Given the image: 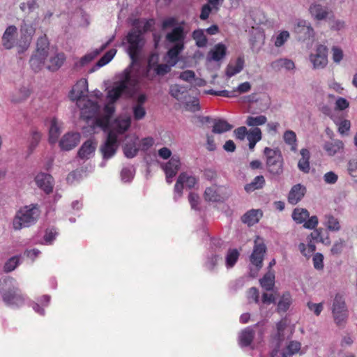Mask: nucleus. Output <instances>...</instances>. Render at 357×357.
I'll return each mask as SVG.
<instances>
[{"label":"nucleus","instance_id":"nucleus-1","mask_svg":"<svg viewBox=\"0 0 357 357\" xmlns=\"http://www.w3.org/2000/svg\"><path fill=\"white\" fill-rule=\"evenodd\" d=\"M137 84V79L132 77L130 72L126 70L122 79L114 82L112 89L108 91L107 97L109 99V103L105 107V116L101 118H96L93 121V129L99 128L105 130L109 127L110 117L114 112L113 103L123 93L135 90Z\"/></svg>","mask_w":357,"mask_h":357},{"label":"nucleus","instance_id":"nucleus-2","mask_svg":"<svg viewBox=\"0 0 357 357\" xmlns=\"http://www.w3.org/2000/svg\"><path fill=\"white\" fill-rule=\"evenodd\" d=\"M87 89L86 80L81 79L73 86L70 92V97L73 100H77V104L81 109L82 118L89 120L96 117L100 109V106L96 102L84 97Z\"/></svg>","mask_w":357,"mask_h":357},{"label":"nucleus","instance_id":"nucleus-3","mask_svg":"<svg viewBox=\"0 0 357 357\" xmlns=\"http://www.w3.org/2000/svg\"><path fill=\"white\" fill-rule=\"evenodd\" d=\"M190 31L186 23L183 21L165 36V41L169 47L167 52V57H169L172 61V65H175L178 61L179 54L184 49L185 40Z\"/></svg>","mask_w":357,"mask_h":357},{"label":"nucleus","instance_id":"nucleus-4","mask_svg":"<svg viewBox=\"0 0 357 357\" xmlns=\"http://www.w3.org/2000/svg\"><path fill=\"white\" fill-rule=\"evenodd\" d=\"M0 294L3 302L10 306H21L24 303V297L19 288L17 280L10 276L0 278Z\"/></svg>","mask_w":357,"mask_h":357},{"label":"nucleus","instance_id":"nucleus-5","mask_svg":"<svg viewBox=\"0 0 357 357\" xmlns=\"http://www.w3.org/2000/svg\"><path fill=\"white\" fill-rule=\"evenodd\" d=\"M40 216L37 205L30 204L20 208L13 218L12 225L15 231L34 225Z\"/></svg>","mask_w":357,"mask_h":357},{"label":"nucleus","instance_id":"nucleus-6","mask_svg":"<svg viewBox=\"0 0 357 357\" xmlns=\"http://www.w3.org/2000/svg\"><path fill=\"white\" fill-rule=\"evenodd\" d=\"M126 40L128 43L127 51L133 64L139 60L145 41L142 31L135 29H132L128 33Z\"/></svg>","mask_w":357,"mask_h":357},{"label":"nucleus","instance_id":"nucleus-7","mask_svg":"<svg viewBox=\"0 0 357 357\" xmlns=\"http://www.w3.org/2000/svg\"><path fill=\"white\" fill-rule=\"evenodd\" d=\"M49 54V43L46 36L38 39L36 50L30 59L32 69L37 72L42 69L45 64V60Z\"/></svg>","mask_w":357,"mask_h":357},{"label":"nucleus","instance_id":"nucleus-8","mask_svg":"<svg viewBox=\"0 0 357 357\" xmlns=\"http://www.w3.org/2000/svg\"><path fill=\"white\" fill-rule=\"evenodd\" d=\"M266 156V166L268 172L273 175H280L283 172V158L278 149L266 147L264 150Z\"/></svg>","mask_w":357,"mask_h":357},{"label":"nucleus","instance_id":"nucleus-9","mask_svg":"<svg viewBox=\"0 0 357 357\" xmlns=\"http://www.w3.org/2000/svg\"><path fill=\"white\" fill-rule=\"evenodd\" d=\"M332 313L337 325L340 326L345 323L348 317L347 308L344 297L339 294H336L334 298Z\"/></svg>","mask_w":357,"mask_h":357},{"label":"nucleus","instance_id":"nucleus-10","mask_svg":"<svg viewBox=\"0 0 357 357\" xmlns=\"http://www.w3.org/2000/svg\"><path fill=\"white\" fill-rule=\"evenodd\" d=\"M130 123L131 117L129 115H120L111 123L108 133H113L114 137L119 139V135L123 134L128 130Z\"/></svg>","mask_w":357,"mask_h":357},{"label":"nucleus","instance_id":"nucleus-11","mask_svg":"<svg viewBox=\"0 0 357 357\" xmlns=\"http://www.w3.org/2000/svg\"><path fill=\"white\" fill-rule=\"evenodd\" d=\"M266 250V247L262 239L257 236L255 240L253 252L250 257L252 264L256 266L257 271L262 267L264 256Z\"/></svg>","mask_w":357,"mask_h":357},{"label":"nucleus","instance_id":"nucleus-12","mask_svg":"<svg viewBox=\"0 0 357 357\" xmlns=\"http://www.w3.org/2000/svg\"><path fill=\"white\" fill-rule=\"evenodd\" d=\"M310 61L313 64L314 69H322L328 63V48L324 45H319L315 53L310 55Z\"/></svg>","mask_w":357,"mask_h":357},{"label":"nucleus","instance_id":"nucleus-13","mask_svg":"<svg viewBox=\"0 0 357 357\" xmlns=\"http://www.w3.org/2000/svg\"><path fill=\"white\" fill-rule=\"evenodd\" d=\"M119 145V139L113 133H108L105 142L100 146V151L104 160L112 158L116 153Z\"/></svg>","mask_w":357,"mask_h":357},{"label":"nucleus","instance_id":"nucleus-14","mask_svg":"<svg viewBox=\"0 0 357 357\" xmlns=\"http://www.w3.org/2000/svg\"><path fill=\"white\" fill-rule=\"evenodd\" d=\"M197 182V179L195 176L187 173H181L178 176L174 186V199H177L182 196L184 185L189 188H192L195 185Z\"/></svg>","mask_w":357,"mask_h":357},{"label":"nucleus","instance_id":"nucleus-15","mask_svg":"<svg viewBox=\"0 0 357 357\" xmlns=\"http://www.w3.org/2000/svg\"><path fill=\"white\" fill-rule=\"evenodd\" d=\"M21 38L20 40L19 47L21 48L19 52L26 50L31 43L32 36L35 33V28L32 23L28 21H24L20 28Z\"/></svg>","mask_w":357,"mask_h":357},{"label":"nucleus","instance_id":"nucleus-16","mask_svg":"<svg viewBox=\"0 0 357 357\" xmlns=\"http://www.w3.org/2000/svg\"><path fill=\"white\" fill-rule=\"evenodd\" d=\"M181 165L180 158L174 155L170 160L162 165L166 175V181L168 183L172 182V178L176 175Z\"/></svg>","mask_w":357,"mask_h":357},{"label":"nucleus","instance_id":"nucleus-17","mask_svg":"<svg viewBox=\"0 0 357 357\" xmlns=\"http://www.w3.org/2000/svg\"><path fill=\"white\" fill-rule=\"evenodd\" d=\"M114 36H112L107 42L103 44L100 48L93 50V51L87 53L79 59L78 61L75 63L76 68H80L89 64L93 61L99 54H100L114 40Z\"/></svg>","mask_w":357,"mask_h":357},{"label":"nucleus","instance_id":"nucleus-18","mask_svg":"<svg viewBox=\"0 0 357 357\" xmlns=\"http://www.w3.org/2000/svg\"><path fill=\"white\" fill-rule=\"evenodd\" d=\"M294 31L298 36L299 40L310 39L314 35V30L305 20H299L294 27Z\"/></svg>","mask_w":357,"mask_h":357},{"label":"nucleus","instance_id":"nucleus-19","mask_svg":"<svg viewBox=\"0 0 357 357\" xmlns=\"http://www.w3.org/2000/svg\"><path fill=\"white\" fill-rule=\"evenodd\" d=\"M80 141V135L78 132H68L59 141V146L63 151H70L74 149Z\"/></svg>","mask_w":357,"mask_h":357},{"label":"nucleus","instance_id":"nucleus-20","mask_svg":"<svg viewBox=\"0 0 357 357\" xmlns=\"http://www.w3.org/2000/svg\"><path fill=\"white\" fill-rule=\"evenodd\" d=\"M35 182L37 186L47 194L50 193L53 190L54 180L50 174L38 173L35 177Z\"/></svg>","mask_w":357,"mask_h":357},{"label":"nucleus","instance_id":"nucleus-21","mask_svg":"<svg viewBox=\"0 0 357 357\" xmlns=\"http://www.w3.org/2000/svg\"><path fill=\"white\" fill-rule=\"evenodd\" d=\"M138 138L135 135H127L126 137V142L123 146V153L126 157L132 158L135 157L139 150L137 146V142Z\"/></svg>","mask_w":357,"mask_h":357},{"label":"nucleus","instance_id":"nucleus-22","mask_svg":"<svg viewBox=\"0 0 357 357\" xmlns=\"http://www.w3.org/2000/svg\"><path fill=\"white\" fill-rule=\"evenodd\" d=\"M306 188L300 183L296 184L291 188L287 199L289 204L295 205L298 203L305 196Z\"/></svg>","mask_w":357,"mask_h":357},{"label":"nucleus","instance_id":"nucleus-23","mask_svg":"<svg viewBox=\"0 0 357 357\" xmlns=\"http://www.w3.org/2000/svg\"><path fill=\"white\" fill-rule=\"evenodd\" d=\"M17 30V27L14 25H10L6 28L2 36V45L4 48L10 50L14 47Z\"/></svg>","mask_w":357,"mask_h":357},{"label":"nucleus","instance_id":"nucleus-24","mask_svg":"<svg viewBox=\"0 0 357 357\" xmlns=\"http://www.w3.org/2000/svg\"><path fill=\"white\" fill-rule=\"evenodd\" d=\"M97 142L93 139H88L86 141L78 151V156L82 160L90 158L96 151Z\"/></svg>","mask_w":357,"mask_h":357},{"label":"nucleus","instance_id":"nucleus-25","mask_svg":"<svg viewBox=\"0 0 357 357\" xmlns=\"http://www.w3.org/2000/svg\"><path fill=\"white\" fill-rule=\"evenodd\" d=\"M31 95V90L28 86H21L13 92L10 101L14 104H20L26 101Z\"/></svg>","mask_w":357,"mask_h":357},{"label":"nucleus","instance_id":"nucleus-26","mask_svg":"<svg viewBox=\"0 0 357 357\" xmlns=\"http://www.w3.org/2000/svg\"><path fill=\"white\" fill-rule=\"evenodd\" d=\"M323 148L328 155L334 156L343 151L344 144L341 140L335 139L325 142Z\"/></svg>","mask_w":357,"mask_h":357},{"label":"nucleus","instance_id":"nucleus-27","mask_svg":"<svg viewBox=\"0 0 357 357\" xmlns=\"http://www.w3.org/2000/svg\"><path fill=\"white\" fill-rule=\"evenodd\" d=\"M61 132V123L55 118L51 120L49 129V142L55 144Z\"/></svg>","mask_w":357,"mask_h":357},{"label":"nucleus","instance_id":"nucleus-28","mask_svg":"<svg viewBox=\"0 0 357 357\" xmlns=\"http://www.w3.org/2000/svg\"><path fill=\"white\" fill-rule=\"evenodd\" d=\"M309 12L311 15L317 20H323L328 16V11L326 7L318 3H312L309 8Z\"/></svg>","mask_w":357,"mask_h":357},{"label":"nucleus","instance_id":"nucleus-29","mask_svg":"<svg viewBox=\"0 0 357 357\" xmlns=\"http://www.w3.org/2000/svg\"><path fill=\"white\" fill-rule=\"evenodd\" d=\"M271 66L272 69L275 71H280L283 68L287 70H291L295 68V63L291 59L287 58H281L273 61L271 63Z\"/></svg>","mask_w":357,"mask_h":357},{"label":"nucleus","instance_id":"nucleus-30","mask_svg":"<svg viewBox=\"0 0 357 357\" xmlns=\"http://www.w3.org/2000/svg\"><path fill=\"white\" fill-rule=\"evenodd\" d=\"M65 60L66 56L63 53H56L54 56L50 57L46 63V68L51 71H56L61 67Z\"/></svg>","mask_w":357,"mask_h":357},{"label":"nucleus","instance_id":"nucleus-31","mask_svg":"<svg viewBox=\"0 0 357 357\" xmlns=\"http://www.w3.org/2000/svg\"><path fill=\"white\" fill-rule=\"evenodd\" d=\"M261 217L262 213L260 210L252 209L242 217V221L248 226H252L258 222Z\"/></svg>","mask_w":357,"mask_h":357},{"label":"nucleus","instance_id":"nucleus-32","mask_svg":"<svg viewBox=\"0 0 357 357\" xmlns=\"http://www.w3.org/2000/svg\"><path fill=\"white\" fill-rule=\"evenodd\" d=\"M213 123L212 131L213 133L221 134L232 129V126L222 119H215L213 120Z\"/></svg>","mask_w":357,"mask_h":357},{"label":"nucleus","instance_id":"nucleus-33","mask_svg":"<svg viewBox=\"0 0 357 357\" xmlns=\"http://www.w3.org/2000/svg\"><path fill=\"white\" fill-rule=\"evenodd\" d=\"M244 66V59L241 57H238L236 61L230 63L226 69V75L228 77H231L237 73H240Z\"/></svg>","mask_w":357,"mask_h":357},{"label":"nucleus","instance_id":"nucleus-34","mask_svg":"<svg viewBox=\"0 0 357 357\" xmlns=\"http://www.w3.org/2000/svg\"><path fill=\"white\" fill-rule=\"evenodd\" d=\"M226 54V47L221 43L216 45L208 54L209 60L218 61Z\"/></svg>","mask_w":357,"mask_h":357},{"label":"nucleus","instance_id":"nucleus-35","mask_svg":"<svg viewBox=\"0 0 357 357\" xmlns=\"http://www.w3.org/2000/svg\"><path fill=\"white\" fill-rule=\"evenodd\" d=\"M301 158L299 160L298 163V169L304 172L308 173L310 172V151L307 149H302L301 150Z\"/></svg>","mask_w":357,"mask_h":357},{"label":"nucleus","instance_id":"nucleus-36","mask_svg":"<svg viewBox=\"0 0 357 357\" xmlns=\"http://www.w3.org/2000/svg\"><path fill=\"white\" fill-rule=\"evenodd\" d=\"M42 138L41 133L36 129L31 130L29 139L28 152L31 154L38 146Z\"/></svg>","mask_w":357,"mask_h":357},{"label":"nucleus","instance_id":"nucleus-37","mask_svg":"<svg viewBox=\"0 0 357 357\" xmlns=\"http://www.w3.org/2000/svg\"><path fill=\"white\" fill-rule=\"evenodd\" d=\"M254 335L255 332L252 328L248 327L245 328L241 331L238 337L240 345L241 347L249 346L254 338Z\"/></svg>","mask_w":357,"mask_h":357},{"label":"nucleus","instance_id":"nucleus-38","mask_svg":"<svg viewBox=\"0 0 357 357\" xmlns=\"http://www.w3.org/2000/svg\"><path fill=\"white\" fill-rule=\"evenodd\" d=\"M324 225L331 231H338L341 229L338 219L331 213L324 215Z\"/></svg>","mask_w":357,"mask_h":357},{"label":"nucleus","instance_id":"nucleus-39","mask_svg":"<svg viewBox=\"0 0 357 357\" xmlns=\"http://www.w3.org/2000/svg\"><path fill=\"white\" fill-rule=\"evenodd\" d=\"M204 198L206 202H220L222 199L218 189L215 185L206 188L204 193Z\"/></svg>","mask_w":357,"mask_h":357},{"label":"nucleus","instance_id":"nucleus-40","mask_svg":"<svg viewBox=\"0 0 357 357\" xmlns=\"http://www.w3.org/2000/svg\"><path fill=\"white\" fill-rule=\"evenodd\" d=\"M261 286L266 291L273 289L275 284L274 272L269 270L266 274L259 280Z\"/></svg>","mask_w":357,"mask_h":357},{"label":"nucleus","instance_id":"nucleus-41","mask_svg":"<svg viewBox=\"0 0 357 357\" xmlns=\"http://www.w3.org/2000/svg\"><path fill=\"white\" fill-rule=\"evenodd\" d=\"M265 184L264 177L261 175L257 176L252 182L245 185V190L250 193L255 190L261 189Z\"/></svg>","mask_w":357,"mask_h":357},{"label":"nucleus","instance_id":"nucleus-42","mask_svg":"<svg viewBox=\"0 0 357 357\" xmlns=\"http://www.w3.org/2000/svg\"><path fill=\"white\" fill-rule=\"evenodd\" d=\"M116 53V50L115 49H111L107 52H106L103 56H102L99 61L96 63V66H93L91 70L90 73L94 72L96 69L102 67L107 64L114 56Z\"/></svg>","mask_w":357,"mask_h":357},{"label":"nucleus","instance_id":"nucleus-43","mask_svg":"<svg viewBox=\"0 0 357 357\" xmlns=\"http://www.w3.org/2000/svg\"><path fill=\"white\" fill-rule=\"evenodd\" d=\"M310 214L307 209L302 208H296L294 210L292 213V218L295 222L298 224L305 222L309 218Z\"/></svg>","mask_w":357,"mask_h":357},{"label":"nucleus","instance_id":"nucleus-44","mask_svg":"<svg viewBox=\"0 0 357 357\" xmlns=\"http://www.w3.org/2000/svg\"><path fill=\"white\" fill-rule=\"evenodd\" d=\"M283 139L286 144L291 146V150L292 151L295 152L297 151L296 135L294 131L287 130L284 133Z\"/></svg>","mask_w":357,"mask_h":357},{"label":"nucleus","instance_id":"nucleus-45","mask_svg":"<svg viewBox=\"0 0 357 357\" xmlns=\"http://www.w3.org/2000/svg\"><path fill=\"white\" fill-rule=\"evenodd\" d=\"M192 38L195 40L196 45L199 47H204L207 44L208 40L202 29L194 31Z\"/></svg>","mask_w":357,"mask_h":357},{"label":"nucleus","instance_id":"nucleus-46","mask_svg":"<svg viewBox=\"0 0 357 357\" xmlns=\"http://www.w3.org/2000/svg\"><path fill=\"white\" fill-rule=\"evenodd\" d=\"M267 121V118L264 115H259L257 116H248L247 117L245 123L247 126L250 127L262 126Z\"/></svg>","mask_w":357,"mask_h":357},{"label":"nucleus","instance_id":"nucleus-47","mask_svg":"<svg viewBox=\"0 0 357 357\" xmlns=\"http://www.w3.org/2000/svg\"><path fill=\"white\" fill-rule=\"evenodd\" d=\"M291 303V298L289 293L282 295L278 303V312H286Z\"/></svg>","mask_w":357,"mask_h":357},{"label":"nucleus","instance_id":"nucleus-48","mask_svg":"<svg viewBox=\"0 0 357 357\" xmlns=\"http://www.w3.org/2000/svg\"><path fill=\"white\" fill-rule=\"evenodd\" d=\"M298 249L303 256L309 257L311 254L315 251L316 246L314 243L310 240L307 245L305 243H301L298 245Z\"/></svg>","mask_w":357,"mask_h":357},{"label":"nucleus","instance_id":"nucleus-49","mask_svg":"<svg viewBox=\"0 0 357 357\" xmlns=\"http://www.w3.org/2000/svg\"><path fill=\"white\" fill-rule=\"evenodd\" d=\"M239 252L236 249L229 250L226 256V266L227 268H231L237 261Z\"/></svg>","mask_w":357,"mask_h":357},{"label":"nucleus","instance_id":"nucleus-50","mask_svg":"<svg viewBox=\"0 0 357 357\" xmlns=\"http://www.w3.org/2000/svg\"><path fill=\"white\" fill-rule=\"evenodd\" d=\"M19 264L20 257L18 256L12 257L5 263L3 266V271L6 273H10L14 271Z\"/></svg>","mask_w":357,"mask_h":357},{"label":"nucleus","instance_id":"nucleus-51","mask_svg":"<svg viewBox=\"0 0 357 357\" xmlns=\"http://www.w3.org/2000/svg\"><path fill=\"white\" fill-rule=\"evenodd\" d=\"M247 139L248 142H258L261 139V131L259 128L250 129L248 131Z\"/></svg>","mask_w":357,"mask_h":357},{"label":"nucleus","instance_id":"nucleus-52","mask_svg":"<svg viewBox=\"0 0 357 357\" xmlns=\"http://www.w3.org/2000/svg\"><path fill=\"white\" fill-rule=\"evenodd\" d=\"M289 38V33L287 31H282L276 36L274 45L277 47H282Z\"/></svg>","mask_w":357,"mask_h":357},{"label":"nucleus","instance_id":"nucleus-53","mask_svg":"<svg viewBox=\"0 0 357 357\" xmlns=\"http://www.w3.org/2000/svg\"><path fill=\"white\" fill-rule=\"evenodd\" d=\"M348 172L353 178L354 181L357 183V160L353 159L348 162Z\"/></svg>","mask_w":357,"mask_h":357},{"label":"nucleus","instance_id":"nucleus-54","mask_svg":"<svg viewBox=\"0 0 357 357\" xmlns=\"http://www.w3.org/2000/svg\"><path fill=\"white\" fill-rule=\"evenodd\" d=\"M172 60L168 57L167 62L168 63L160 64L157 66L155 71L158 75H165L170 71L171 67L174 65H172Z\"/></svg>","mask_w":357,"mask_h":357},{"label":"nucleus","instance_id":"nucleus-55","mask_svg":"<svg viewBox=\"0 0 357 357\" xmlns=\"http://www.w3.org/2000/svg\"><path fill=\"white\" fill-rule=\"evenodd\" d=\"M332 59L336 63H339L343 59V51L338 47L334 46L331 49Z\"/></svg>","mask_w":357,"mask_h":357},{"label":"nucleus","instance_id":"nucleus-56","mask_svg":"<svg viewBox=\"0 0 357 357\" xmlns=\"http://www.w3.org/2000/svg\"><path fill=\"white\" fill-rule=\"evenodd\" d=\"M132 112L134 118L137 121L142 119L146 115V110L143 106L134 105Z\"/></svg>","mask_w":357,"mask_h":357},{"label":"nucleus","instance_id":"nucleus-57","mask_svg":"<svg viewBox=\"0 0 357 357\" xmlns=\"http://www.w3.org/2000/svg\"><path fill=\"white\" fill-rule=\"evenodd\" d=\"M221 259L222 258L219 255H212L207 259L206 262V268L210 271H213L217 265L218 262L220 261Z\"/></svg>","mask_w":357,"mask_h":357},{"label":"nucleus","instance_id":"nucleus-58","mask_svg":"<svg viewBox=\"0 0 357 357\" xmlns=\"http://www.w3.org/2000/svg\"><path fill=\"white\" fill-rule=\"evenodd\" d=\"M324 256L321 253H316L313 258V266L317 270H322L324 268Z\"/></svg>","mask_w":357,"mask_h":357},{"label":"nucleus","instance_id":"nucleus-59","mask_svg":"<svg viewBox=\"0 0 357 357\" xmlns=\"http://www.w3.org/2000/svg\"><path fill=\"white\" fill-rule=\"evenodd\" d=\"M349 106V102L347 100L344 98L339 97L337 98L335 104V109L342 111Z\"/></svg>","mask_w":357,"mask_h":357},{"label":"nucleus","instance_id":"nucleus-60","mask_svg":"<svg viewBox=\"0 0 357 357\" xmlns=\"http://www.w3.org/2000/svg\"><path fill=\"white\" fill-rule=\"evenodd\" d=\"M345 246V241L342 239H340L335 242L331 248V252L333 255H339L342 252L344 247Z\"/></svg>","mask_w":357,"mask_h":357},{"label":"nucleus","instance_id":"nucleus-61","mask_svg":"<svg viewBox=\"0 0 357 357\" xmlns=\"http://www.w3.org/2000/svg\"><path fill=\"white\" fill-rule=\"evenodd\" d=\"M182 89H183V87H181V86L178 85V84H174L170 86L169 93L171 94L172 96H173L176 99L180 100L181 95L183 92L182 91Z\"/></svg>","mask_w":357,"mask_h":357},{"label":"nucleus","instance_id":"nucleus-62","mask_svg":"<svg viewBox=\"0 0 357 357\" xmlns=\"http://www.w3.org/2000/svg\"><path fill=\"white\" fill-rule=\"evenodd\" d=\"M248 131L245 126L239 127L234 130V135L236 139L243 140L245 136L248 135Z\"/></svg>","mask_w":357,"mask_h":357},{"label":"nucleus","instance_id":"nucleus-63","mask_svg":"<svg viewBox=\"0 0 357 357\" xmlns=\"http://www.w3.org/2000/svg\"><path fill=\"white\" fill-rule=\"evenodd\" d=\"M185 108L187 110L190 112H196L199 109V100L193 98L192 100L188 101L185 103Z\"/></svg>","mask_w":357,"mask_h":357},{"label":"nucleus","instance_id":"nucleus-64","mask_svg":"<svg viewBox=\"0 0 357 357\" xmlns=\"http://www.w3.org/2000/svg\"><path fill=\"white\" fill-rule=\"evenodd\" d=\"M247 297L250 302L254 301L255 303L259 302V292L255 287L250 288L247 293Z\"/></svg>","mask_w":357,"mask_h":357}]
</instances>
